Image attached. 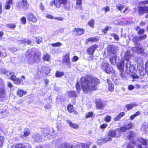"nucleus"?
I'll return each instance as SVG.
<instances>
[{
	"label": "nucleus",
	"instance_id": "f257e3e1",
	"mask_svg": "<svg viewBox=\"0 0 148 148\" xmlns=\"http://www.w3.org/2000/svg\"><path fill=\"white\" fill-rule=\"evenodd\" d=\"M99 83V81L97 78L90 77L86 80L84 78H82L80 80V84L77 82L76 84L77 91L79 92L80 90V84L83 91L85 93L90 92L93 90L96 89V85Z\"/></svg>",
	"mask_w": 148,
	"mask_h": 148
},
{
	"label": "nucleus",
	"instance_id": "f03ea898",
	"mask_svg": "<svg viewBox=\"0 0 148 148\" xmlns=\"http://www.w3.org/2000/svg\"><path fill=\"white\" fill-rule=\"evenodd\" d=\"M35 49L28 50L29 54L27 56V59L28 63L31 64H33L38 59V57L35 51Z\"/></svg>",
	"mask_w": 148,
	"mask_h": 148
},
{
	"label": "nucleus",
	"instance_id": "7ed1b4c3",
	"mask_svg": "<svg viewBox=\"0 0 148 148\" xmlns=\"http://www.w3.org/2000/svg\"><path fill=\"white\" fill-rule=\"evenodd\" d=\"M118 48L113 45H108L107 47V53L109 55L116 54L118 51Z\"/></svg>",
	"mask_w": 148,
	"mask_h": 148
},
{
	"label": "nucleus",
	"instance_id": "20e7f679",
	"mask_svg": "<svg viewBox=\"0 0 148 148\" xmlns=\"http://www.w3.org/2000/svg\"><path fill=\"white\" fill-rule=\"evenodd\" d=\"M67 2L68 0H53L51 2L50 4L51 5H54L57 8H59L61 4H65L67 3Z\"/></svg>",
	"mask_w": 148,
	"mask_h": 148
},
{
	"label": "nucleus",
	"instance_id": "39448f33",
	"mask_svg": "<svg viewBox=\"0 0 148 148\" xmlns=\"http://www.w3.org/2000/svg\"><path fill=\"white\" fill-rule=\"evenodd\" d=\"M108 135L112 137H117L120 136L121 132L119 129L117 128L114 130H110L108 132Z\"/></svg>",
	"mask_w": 148,
	"mask_h": 148
},
{
	"label": "nucleus",
	"instance_id": "423d86ee",
	"mask_svg": "<svg viewBox=\"0 0 148 148\" xmlns=\"http://www.w3.org/2000/svg\"><path fill=\"white\" fill-rule=\"evenodd\" d=\"M102 68L108 73H113L114 72L112 67L108 63L103 64L102 65Z\"/></svg>",
	"mask_w": 148,
	"mask_h": 148
},
{
	"label": "nucleus",
	"instance_id": "0eeeda50",
	"mask_svg": "<svg viewBox=\"0 0 148 148\" xmlns=\"http://www.w3.org/2000/svg\"><path fill=\"white\" fill-rule=\"evenodd\" d=\"M135 46V47H133L132 48V50L134 52L138 53H142L143 52L144 49L139 43H136Z\"/></svg>",
	"mask_w": 148,
	"mask_h": 148
},
{
	"label": "nucleus",
	"instance_id": "6e6552de",
	"mask_svg": "<svg viewBox=\"0 0 148 148\" xmlns=\"http://www.w3.org/2000/svg\"><path fill=\"white\" fill-rule=\"evenodd\" d=\"M4 87V82L3 80L0 78V98L3 97L5 95Z\"/></svg>",
	"mask_w": 148,
	"mask_h": 148
},
{
	"label": "nucleus",
	"instance_id": "1a4fd4ad",
	"mask_svg": "<svg viewBox=\"0 0 148 148\" xmlns=\"http://www.w3.org/2000/svg\"><path fill=\"white\" fill-rule=\"evenodd\" d=\"M138 9L139 14L140 15L144 13L148 12V7H139ZM146 17L148 18V14L146 15Z\"/></svg>",
	"mask_w": 148,
	"mask_h": 148
},
{
	"label": "nucleus",
	"instance_id": "9d476101",
	"mask_svg": "<svg viewBox=\"0 0 148 148\" xmlns=\"http://www.w3.org/2000/svg\"><path fill=\"white\" fill-rule=\"evenodd\" d=\"M97 46L96 45H92L90 47L88 48L87 50V52L89 55H92L93 54Z\"/></svg>",
	"mask_w": 148,
	"mask_h": 148
},
{
	"label": "nucleus",
	"instance_id": "9b49d317",
	"mask_svg": "<svg viewBox=\"0 0 148 148\" xmlns=\"http://www.w3.org/2000/svg\"><path fill=\"white\" fill-rule=\"evenodd\" d=\"M73 32L76 35H80L83 34L84 32V30L83 29L75 28Z\"/></svg>",
	"mask_w": 148,
	"mask_h": 148
},
{
	"label": "nucleus",
	"instance_id": "f8f14e48",
	"mask_svg": "<svg viewBox=\"0 0 148 148\" xmlns=\"http://www.w3.org/2000/svg\"><path fill=\"white\" fill-rule=\"evenodd\" d=\"M27 19L34 23H36L37 21L36 18L32 14H30L28 15Z\"/></svg>",
	"mask_w": 148,
	"mask_h": 148
},
{
	"label": "nucleus",
	"instance_id": "ddd939ff",
	"mask_svg": "<svg viewBox=\"0 0 148 148\" xmlns=\"http://www.w3.org/2000/svg\"><path fill=\"white\" fill-rule=\"evenodd\" d=\"M66 121L69 125L71 127L74 129H77L78 128L79 126L77 124L73 123L70 120H67Z\"/></svg>",
	"mask_w": 148,
	"mask_h": 148
},
{
	"label": "nucleus",
	"instance_id": "4468645a",
	"mask_svg": "<svg viewBox=\"0 0 148 148\" xmlns=\"http://www.w3.org/2000/svg\"><path fill=\"white\" fill-rule=\"evenodd\" d=\"M97 107L99 108L102 109L105 107V105L100 100H98L96 103Z\"/></svg>",
	"mask_w": 148,
	"mask_h": 148
},
{
	"label": "nucleus",
	"instance_id": "2eb2a0df",
	"mask_svg": "<svg viewBox=\"0 0 148 148\" xmlns=\"http://www.w3.org/2000/svg\"><path fill=\"white\" fill-rule=\"evenodd\" d=\"M20 7H22L24 9H25L29 7V5L27 3V0H22L21 4V5H19Z\"/></svg>",
	"mask_w": 148,
	"mask_h": 148
},
{
	"label": "nucleus",
	"instance_id": "dca6fc26",
	"mask_svg": "<svg viewBox=\"0 0 148 148\" xmlns=\"http://www.w3.org/2000/svg\"><path fill=\"white\" fill-rule=\"evenodd\" d=\"M107 82L108 84V89L111 91H112L114 90V85L110 80H108Z\"/></svg>",
	"mask_w": 148,
	"mask_h": 148
},
{
	"label": "nucleus",
	"instance_id": "f3484780",
	"mask_svg": "<svg viewBox=\"0 0 148 148\" xmlns=\"http://www.w3.org/2000/svg\"><path fill=\"white\" fill-rule=\"evenodd\" d=\"M124 63V62L123 60H121L118 63L117 66L119 70L121 71L123 70Z\"/></svg>",
	"mask_w": 148,
	"mask_h": 148
},
{
	"label": "nucleus",
	"instance_id": "a211bd4d",
	"mask_svg": "<svg viewBox=\"0 0 148 148\" xmlns=\"http://www.w3.org/2000/svg\"><path fill=\"white\" fill-rule=\"evenodd\" d=\"M137 104L135 103H132L129 104H127L126 105L125 107L127 110H129L132 109L133 107L137 106Z\"/></svg>",
	"mask_w": 148,
	"mask_h": 148
},
{
	"label": "nucleus",
	"instance_id": "6ab92c4d",
	"mask_svg": "<svg viewBox=\"0 0 148 148\" xmlns=\"http://www.w3.org/2000/svg\"><path fill=\"white\" fill-rule=\"evenodd\" d=\"M126 67L127 70H128V69H129L130 72L133 71L135 69L133 65H131V63L129 61H127L126 64Z\"/></svg>",
	"mask_w": 148,
	"mask_h": 148
},
{
	"label": "nucleus",
	"instance_id": "aec40b11",
	"mask_svg": "<svg viewBox=\"0 0 148 148\" xmlns=\"http://www.w3.org/2000/svg\"><path fill=\"white\" fill-rule=\"evenodd\" d=\"M26 94V92L21 89H18L17 93V95L21 97Z\"/></svg>",
	"mask_w": 148,
	"mask_h": 148
},
{
	"label": "nucleus",
	"instance_id": "412c9836",
	"mask_svg": "<svg viewBox=\"0 0 148 148\" xmlns=\"http://www.w3.org/2000/svg\"><path fill=\"white\" fill-rule=\"evenodd\" d=\"M117 58L116 56L114 55L110 58V60L112 64L114 65L115 64L116 62Z\"/></svg>",
	"mask_w": 148,
	"mask_h": 148
},
{
	"label": "nucleus",
	"instance_id": "4be33fe9",
	"mask_svg": "<svg viewBox=\"0 0 148 148\" xmlns=\"http://www.w3.org/2000/svg\"><path fill=\"white\" fill-rule=\"evenodd\" d=\"M138 140L143 145H146L147 144L148 140H145L142 138H140L138 139Z\"/></svg>",
	"mask_w": 148,
	"mask_h": 148
},
{
	"label": "nucleus",
	"instance_id": "5701e85b",
	"mask_svg": "<svg viewBox=\"0 0 148 148\" xmlns=\"http://www.w3.org/2000/svg\"><path fill=\"white\" fill-rule=\"evenodd\" d=\"M63 61L64 62L68 63L69 64H70V62L69 60V55H66L63 58Z\"/></svg>",
	"mask_w": 148,
	"mask_h": 148
},
{
	"label": "nucleus",
	"instance_id": "b1692460",
	"mask_svg": "<svg viewBox=\"0 0 148 148\" xmlns=\"http://www.w3.org/2000/svg\"><path fill=\"white\" fill-rule=\"evenodd\" d=\"M125 115V113L124 112H121L116 117H115L114 118V120L115 121H118L123 116H124Z\"/></svg>",
	"mask_w": 148,
	"mask_h": 148
},
{
	"label": "nucleus",
	"instance_id": "393cba45",
	"mask_svg": "<svg viewBox=\"0 0 148 148\" xmlns=\"http://www.w3.org/2000/svg\"><path fill=\"white\" fill-rule=\"evenodd\" d=\"M132 56L131 51H128L125 54V58L127 60H128Z\"/></svg>",
	"mask_w": 148,
	"mask_h": 148
},
{
	"label": "nucleus",
	"instance_id": "a878e982",
	"mask_svg": "<svg viewBox=\"0 0 148 148\" xmlns=\"http://www.w3.org/2000/svg\"><path fill=\"white\" fill-rule=\"evenodd\" d=\"M8 76L10 77L11 79L14 81L16 79V76L14 75V73L13 72H10L9 75H8Z\"/></svg>",
	"mask_w": 148,
	"mask_h": 148
},
{
	"label": "nucleus",
	"instance_id": "bb28decb",
	"mask_svg": "<svg viewBox=\"0 0 148 148\" xmlns=\"http://www.w3.org/2000/svg\"><path fill=\"white\" fill-rule=\"evenodd\" d=\"M98 40V39L96 38L91 37L88 38L86 41V43H88L89 42H95Z\"/></svg>",
	"mask_w": 148,
	"mask_h": 148
},
{
	"label": "nucleus",
	"instance_id": "cd10ccee",
	"mask_svg": "<svg viewBox=\"0 0 148 148\" xmlns=\"http://www.w3.org/2000/svg\"><path fill=\"white\" fill-rule=\"evenodd\" d=\"M103 139L104 140V143H106L108 141H111L112 139L111 137L108 135H108L106 136Z\"/></svg>",
	"mask_w": 148,
	"mask_h": 148
},
{
	"label": "nucleus",
	"instance_id": "c85d7f7f",
	"mask_svg": "<svg viewBox=\"0 0 148 148\" xmlns=\"http://www.w3.org/2000/svg\"><path fill=\"white\" fill-rule=\"evenodd\" d=\"M12 0H8L6 3L5 4V8L6 9H9L10 8V5L12 4Z\"/></svg>",
	"mask_w": 148,
	"mask_h": 148
},
{
	"label": "nucleus",
	"instance_id": "c756f323",
	"mask_svg": "<svg viewBox=\"0 0 148 148\" xmlns=\"http://www.w3.org/2000/svg\"><path fill=\"white\" fill-rule=\"evenodd\" d=\"M50 58V56L48 53L44 54L43 57V59L44 60L49 61Z\"/></svg>",
	"mask_w": 148,
	"mask_h": 148
},
{
	"label": "nucleus",
	"instance_id": "7c9ffc66",
	"mask_svg": "<svg viewBox=\"0 0 148 148\" xmlns=\"http://www.w3.org/2000/svg\"><path fill=\"white\" fill-rule=\"evenodd\" d=\"M140 114L139 111H138L135 113L134 114L131 116L130 117V119L131 120H133L136 117L138 116Z\"/></svg>",
	"mask_w": 148,
	"mask_h": 148
},
{
	"label": "nucleus",
	"instance_id": "2f4dec72",
	"mask_svg": "<svg viewBox=\"0 0 148 148\" xmlns=\"http://www.w3.org/2000/svg\"><path fill=\"white\" fill-rule=\"evenodd\" d=\"M68 95L70 97H75L76 96V94L75 91H69L68 92Z\"/></svg>",
	"mask_w": 148,
	"mask_h": 148
},
{
	"label": "nucleus",
	"instance_id": "473e14b6",
	"mask_svg": "<svg viewBox=\"0 0 148 148\" xmlns=\"http://www.w3.org/2000/svg\"><path fill=\"white\" fill-rule=\"evenodd\" d=\"M64 8L68 10H69L71 8V4L69 3H67L65 4H64Z\"/></svg>",
	"mask_w": 148,
	"mask_h": 148
},
{
	"label": "nucleus",
	"instance_id": "72a5a7b5",
	"mask_svg": "<svg viewBox=\"0 0 148 148\" xmlns=\"http://www.w3.org/2000/svg\"><path fill=\"white\" fill-rule=\"evenodd\" d=\"M135 29L136 31H138V33L139 34H143L144 32V29H140V27L138 26H137Z\"/></svg>",
	"mask_w": 148,
	"mask_h": 148
},
{
	"label": "nucleus",
	"instance_id": "f704fd0d",
	"mask_svg": "<svg viewBox=\"0 0 148 148\" xmlns=\"http://www.w3.org/2000/svg\"><path fill=\"white\" fill-rule=\"evenodd\" d=\"M95 21L93 19L90 20L88 23V25L92 28L94 27Z\"/></svg>",
	"mask_w": 148,
	"mask_h": 148
},
{
	"label": "nucleus",
	"instance_id": "c9c22d12",
	"mask_svg": "<svg viewBox=\"0 0 148 148\" xmlns=\"http://www.w3.org/2000/svg\"><path fill=\"white\" fill-rule=\"evenodd\" d=\"M64 75V73L62 72L57 71L56 73V76L58 77H60Z\"/></svg>",
	"mask_w": 148,
	"mask_h": 148
},
{
	"label": "nucleus",
	"instance_id": "e433bc0d",
	"mask_svg": "<svg viewBox=\"0 0 148 148\" xmlns=\"http://www.w3.org/2000/svg\"><path fill=\"white\" fill-rule=\"evenodd\" d=\"M22 43H23L26 44L27 43V45H31L32 42L29 40H26V39H24L21 41Z\"/></svg>",
	"mask_w": 148,
	"mask_h": 148
},
{
	"label": "nucleus",
	"instance_id": "4c0bfd02",
	"mask_svg": "<svg viewBox=\"0 0 148 148\" xmlns=\"http://www.w3.org/2000/svg\"><path fill=\"white\" fill-rule=\"evenodd\" d=\"M67 109L70 112H73L74 110L73 106L70 105H69L67 106Z\"/></svg>",
	"mask_w": 148,
	"mask_h": 148
},
{
	"label": "nucleus",
	"instance_id": "58836bf2",
	"mask_svg": "<svg viewBox=\"0 0 148 148\" xmlns=\"http://www.w3.org/2000/svg\"><path fill=\"white\" fill-rule=\"evenodd\" d=\"M14 147L15 148H25V145L21 144L16 145Z\"/></svg>",
	"mask_w": 148,
	"mask_h": 148
},
{
	"label": "nucleus",
	"instance_id": "ea45409f",
	"mask_svg": "<svg viewBox=\"0 0 148 148\" xmlns=\"http://www.w3.org/2000/svg\"><path fill=\"white\" fill-rule=\"evenodd\" d=\"M42 38L41 37H38L36 38V41L38 44H40L42 41Z\"/></svg>",
	"mask_w": 148,
	"mask_h": 148
},
{
	"label": "nucleus",
	"instance_id": "a19ab883",
	"mask_svg": "<svg viewBox=\"0 0 148 148\" xmlns=\"http://www.w3.org/2000/svg\"><path fill=\"white\" fill-rule=\"evenodd\" d=\"M135 136V134L133 132L131 131L130 132L129 138L130 139H132V138Z\"/></svg>",
	"mask_w": 148,
	"mask_h": 148
},
{
	"label": "nucleus",
	"instance_id": "79ce46f5",
	"mask_svg": "<svg viewBox=\"0 0 148 148\" xmlns=\"http://www.w3.org/2000/svg\"><path fill=\"white\" fill-rule=\"evenodd\" d=\"M51 45L52 47H60L62 45V44L60 42H57L55 43H53L51 44Z\"/></svg>",
	"mask_w": 148,
	"mask_h": 148
},
{
	"label": "nucleus",
	"instance_id": "37998d69",
	"mask_svg": "<svg viewBox=\"0 0 148 148\" xmlns=\"http://www.w3.org/2000/svg\"><path fill=\"white\" fill-rule=\"evenodd\" d=\"M129 39L130 40H132L136 42L137 41L140 40V38L138 37H133V38H131L130 36H129Z\"/></svg>",
	"mask_w": 148,
	"mask_h": 148
},
{
	"label": "nucleus",
	"instance_id": "c03bdc74",
	"mask_svg": "<svg viewBox=\"0 0 148 148\" xmlns=\"http://www.w3.org/2000/svg\"><path fill=\"white\" fill-rule=\"evenodd\" d=\"M93 113L92 112H89L86 114V118H88L91 117L93 116Z\"/></svg>",
	"mask_w": 148,
	"mask_h": 148
},
{
	"label": "nucleus",
	"instance_id": "a18cd8bd",
	"mask_svg": "<svg viewBox=\"0 0 148 148\" xmlns=\"http://www.w3.org/2000/svg\"><path fill=\"white\" fill-rule=\"evenodd\" d=\"M21 21L22 23L25 24L26 22V18L24 17H22L21 18Z\"/></svg>",
	"mask_w": 148,
	"mask_h": 148
},
{
	"label": "nucleus",
	"instance_id": "49530a36",
	"mask_svg": "<svg viewBox=\"0 0 148 148\" xmlns=\"http://www.w3.org/2000/svg\"><path fill=\"white\" fill-rule=\"evenodd\" d=\"M111 118L110 116H107L104 118V120L107 122H109L111 121Z\"/></svg>",
	"mask_w": 148,
	"mask_h": 148
},
{
	"label": "nucleus",
	"instance_id": "de8ad7c7",
	"mask_svg": "<svg viewBox=\"0 0 148 148\" xmlns=\"http://www.w3.org/2000/svg\"><path fill=\"white\" fill-rule=\"evenodd\" d=\"M127 130H129L131 128L132 126V123H130L129 124H127L125 125Z\"/></svg>",
	"mask_w": 148,
	"mask_h": 148
},
{
	"label": "nucleus",
	"instance_id": "09e8293b",
	"mask_svg": "<svg viewBox=\"0 0 148 148\" xmlns=\"http://www.w3.org/2000/svg\"><path fill=\"white\" fill-rule=\"evenodd\" d=\"M4 138L3 136L0 137V147L2 146L3 144Z\"/></svg>",
	"mask_w": 148,
	"mask_h": 148
},
{
	"label": "nucleus",
	"instance_id": "8fccbe9b",
	"mask_svg": "<svg viewBox=\"0 0 148 148\" xmlns=\"http://www.w3.org/2000/svg\"><path fill=\"white\" fill-rule=\"evenodd\" d=\"M33 137L34 138L36 141H38L40 140L39 136L38 134L33 136Z\"/></svg>",
	"mask_w": 148,
	"mask_h": 148
},
{
	"label": "nucleus",
	"instance_id": "3c124183",
	"mask_svg": "<svg viewBox=\"0 0 148 148\" xmlns=\"http://www.w3.org/2000/svg\"><path fill=\"white\" fill-rule=\"evenodd\" d=\"M134 145L135 144H134L133 142H131L127 146L126 148H133Z\"/></svg>",
	"mask_w": 148,
	"mask_h": 148
},
{
	"label": "nucleus",
	"instance_id": "603ef678",
	"mask_svg": "<svg viewBox=\"0 0 148 148\" xmlns=\"http://www.w3.org/2000/svg\"><path fill=\"white\" fill-rule=\"evenodd\" d=\"M78 57L76 56H74L71 58L72 61L74 62H76L78 60Z\"/></svg>",
	"mask_w": 148,
	"mask_h": 148
},
{
	"label": "nucleus",
	"instance_id": "864d4df0",
	"mask_svg": "<svg viewBox=\"0 0 148 148\" xmlns=\"http://www.w3.org/2000/svg\"><path fill=\"white\" fill-rule=\"evenodd\" d=\"M30 132L28 129L25 130L24 131V134L25 136H27L29 135L30 134Z\"/></svg>",
	"mask_w": 148,
	"mask_h": 148
},
{
	"label": "nucleus",
	"instance_id": "5fc2aeb1",
	"mask_svg": "<svg viewBox=\"0 0 148 148\" xmlns=\"http://www.w3.org/2000/svg\"><path fill=\"white\" fill-rule=\"evenodd\" d=\"M15 83L17 84H19L21 83V80L19 78H17L14 81Z\"/></svg>",
	"mask_w": 148,
	"mask_h": 148
},
{
	"label": "nucleus",
	"instance_id": "6e6d98bb",
	"mask_svg": "<svg viewBox=\"0 0 148 148\" xmlns=\"http://www.w3.org/2000/svg\"><path fill=\"white\" fill-rule=\"evenodd\" d=\"M119 131L124 132L126 131L127 130L125 126H124L121 127L120 129H119Z\"/></svg>",
	"mask_w": 148,
	"mask_h": 148
},
{
	"label": "nucleus",
	"instance_id": "4d7b16f0",
	"mask_svg": "<svg viewBox=\"0 0 148 148\" xmlns=\"http://www.w3.org/2000/svg\"><path fill=\"white\" fill-rule=\"evenodd\" d=\"M97 143L99 145H101L104 143V140L103 139H99L97 141Z\"/></svg>",
	"mask_w": 148,
	"mask_h": 148
},
{
	"label": "nucleus",
	"instance_id": "13d9d810",
	"mask_svg": "<svg viewBox=\"0 0 148 148\" xmlns=\"http://www.w3.org/2000/svg\"><path fill=\"white\" fill-rule=\"evenodd\" d=\"M110 28V26H108L106 27L104 29L102 30V32L105 34L106 33L108 30Z\"/></svg>",
	"mask_w": 148,
	"mask_h": 148
},
{
	"label": "nucleus",
	"instance_id": "bf43d9fd",
	"mask_svg": "<svg viewBox=\"0 0 148 148\" xmlns=\"http://www.w3.org/2000/svg\"><path fill=\"white\" fill-rule=\"evenodd\" d=\"M117 8L120 11H121L123 8V6L121 5H119L117 6Z\"/></svg>",
	"mask_w": 148,
	"mask_h": 148
},
{
	"label": "nucleus",
	"instance_id": "052dcab7",
	"mask_svg": "<svg viewBox=\"0 0 148 148\" xmlns=\"http://www.w3.org/2000/svg\"><path fill=\"white\" fill-rule=\"evenodd\" d=\"M8 27L14 29L15 27V25L14 24H9L7 25Z\"/></svg>",
	"mask_w": 148,
	"mask_h": 148
},
{
	"label": "nucleus",
	"instance_id": "680f3d73",
	"mask_svg": "<svg viewBox=\"0 0 148 148\" xmlns=\"http://www.w3.org/2000/svg\"><path fill=\"white\" fill-rule=\"evenodd\" d=\"M108 126V124L106 123L103 124L100 126V128L101 129H103L106 128Z\"/></svg>",
	"mask_w": 148,
	"mask_h": 148
},
{
	"label": "nucleus",
	"instance_id": "e2e57ef3",
	"mask_svg": "<svg viewBox=\"0 0 148 148\" xmlns=\"http://www.w3.org/2000/svg\"><path fill=\"white\" fill-rule=\"evenodd\" d=\"M112 36H113L115 39L117 40L119 39V36L116 34H112Z\"/></svg>",
	"mask_w": 148,
	"mask_h": 148
},
{
	"label": "nucleus",
	"instance_id": "0e129e2a",
	"mask_svg": "<svg viewBox=\"0 0 148 148\" xmlns=\"http://www.w3.org/2000/svg\"><path fill=\"white\" fill-rule=\"evenodd\" d=\"M46 17L48 18L54 19V17L51 15L47 14L46 15Z\"/></svg>",
	"mask_w": 148,
	"mask_h": 148
},
{
	"label": "nucleus",
	"instance_id": "69168bd1",
	"mask_svg": "<svg viewBox=\"0 0 148 148\" xmlns=\"http://www.w3.org/2000/svg\"><path fill=\"white\" fill-rule=\"evenodd\" d=\"M134 88V86L132 85H130L128 86V89L129 90H133Z\"/></svg>",
	"mask_w": 148,
	"mask_h": 148
},
{
	"label": "nucleus",
	"instance_id": "338daca9",
	"mask_svg": "<svg viewBox=\"0 0 148 148\" xmlns=\"http://www.w3.org/2000/svg\"><path fill=\"white\" fill-rule=\"evenodd\" d=\"M105 12L106 13L110 11V8L108 7H105L103 8Z\"/></svg>",
	"mask_w": 148,
	"mask_h": 148
},
{
	"label": "nucleus",
	"instance_id": "774afa93",
	"mask_svg": "<svg viewBox=\"0 0 148 148\" xmlns=\"http://www.w3.org/2000/svg\"><path fill=\"white\" fill-rule=\"evenodd\" d=\"M54 19L58 20L59 21H62L63 20V18L61 17H54Z\"/></svg>",
	"mask_w": 148,
	"mask_h": 148
}]
</instances>
